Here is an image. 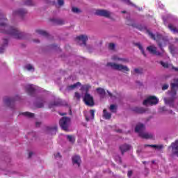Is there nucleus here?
Returning a JSON list of instances; mask_svg holds the SVG:
<instances>
[{"label":"nucleus","instance_id":"obj_52","mask_svg":"<svg viewBox=\"0 0 178 178\" xmlns=\"http://www.w3.org/2000/svg\"><path fill=\"white\" fill-rule=\"evenodd\" d=\"M107 92H108V95H109L110 97H112V94H111V92H109V91H107Z\"/></svg>","mask_w":178,"mask_h":178},{"label":"nucleus","instance_id":"obj_28","mask_svg":"<svg viewBox=\"0 0 178 178\" xmlns=\"http://www.w3.org/2000/svg\"><path fill=\"white\" fill-rule=\"evenodd\" d=\"M51 22L53 24H63V22H62V20L56 18L52 19Z\"/></svg>","mask_w":178,"mask_h":178},{"label":"nucleus","instance_id":"obj_50","mask_svg":"<svg viewBox=\"0 0 178 178\" xmlns=\"http://www.w3.org/2000/svg\"><path fill=\"white\" fill-rule=\"evenodd\" d=\"M45 38H49V33L45 32Z\"/></svg>","mask_w":178,"mask_h":178},{"label":"nucleus","instance_id":"obj_15","mask_svg":"<svg viewBox=\"0 0 178 178\" xmlns=\"http://www.w3.org/2000/svg\"><path fill=\"white\" fill-rule=\"evenodd\" d=\"M56 131H58V128L56 127H46V134H56Z\"/></svg>","mask_w":178,"mask_h":178},{"label":"nucleus","instance_id":"obj_3","mask_svg":"<svg viewBox=\"0 0 178 178\" xmlns=\"http://www.w3.org/2000/svg\"><path fill=\"white\" fill-rule=\"evenodd\" d=\"M171 91L168 92L170 98L167 99L166 97H164V102L166 105H169V106L174 108L175 99H176V91L175 90H178V79L175 83H171Z\"/></svg>","mask_w":178,"mask_h":178},{"label":"nucleus","instance_id":"obj_11","mask_svg":"<svg viewBox=\"0 0 178 178\" xmlns=\"http://www.w3.org/2000/svg\"><path fill=\"white\" fill-rule=\"evenodd\" d=\"M172 153L173 155H176L178 157V140L171 145Z\"/></svg>","mask_w":178,"mask_h":178},{"label":"nucleus","instance_id":"obj_8","mask_svg":"<svg viewBox=\"0 0 178 178\" xmlns=\"http://www.w3.org/2000/svg\"><path fill=\"white\" fill-rule=\"evenodd\" d=\"M83 102L88 106H94V97L88 93H86L83 97Z\"/></svg>","mask_w":178,"mask_h":178},{"label":"nucleus","instance_id":"obj_24","mask_svg":"<svg viewBox=\"0 0 178 178\" xmlns=\"http://www.w3.org/2000/svg\"><path fill=\"white\" fill-rule=\"evenodd\" d=\"M145 147H151L152 148H156V149H162L163 148V145H145Z\"/></svg>","mask_w":178,"mask_h":178},{"label":"nucleus","instance_id":"obj_26","mask_svg":"<svg viewBox=\"0 0 178 178\" xmlns=\"http://www.w3.org/2000/svg\"><path fill=\"white\" fill-rule=\"evenodd\" d=\"M103 113H104V118H105L107 120L111 119V118H112V114H111L108 112H106V110H104L103 111Z\"/></svg>","mask_w":178,"mask_h":178},{"label":"nucleus","instance_id":"obj_37","mask_svg":"<svg viewBox=\"0 0 178 178\" xmlns=\"http://www.w3.org/2000/svg\"><path fill=\"white\" fill-rule=\"evenodd\" d=\"M134 72L136 74H141V73H143V70L142 69L136 68V69L134 70Z\"/></svg>","mask_w":178,"mask_h":178},{"label":"nucleus","instance_id":"obj_10","mask_svg":"<svg viewBox=\"0 0 178 178\" xmlns=\"http://www.w3.org/2000/svg\"><path fill=\"white\" fill-rule=\"evenodd\" d=\"M95 15H97V16H103L104 17H111L112 13L107 10H97Z\"/></svg>","mask_w":178,"mask_h":178},{"label":"nucleus","instance_id":"obj_25","mask_svg":"<svg viewBox=\"0 0 178 178\" xmlns=\"http://www.w3.org/2000/svg\"><path fill=\"white\" fill-rule=\"evenodd\" d=\"M62 105V100L57 99L53 104L49 106V108H52V106H60Z\"/></svg>","mask_w":178,"mask_h":178},{"label":"nucleus","instance_id":"obj_46","mask_svg":"<svg viewBox=\"0 0 178 178\" xmlns=\"http://www.w3.org/2000/svg\"><path fill=\"white\" fill-rule=\"evenodd\" d=\"M128 177H130L131 176V175H133V171L130 170V171H128Z\"/></svg>","mask_w":178,"mask_h":178},{"label":"nucleus","instance_id":"obj_23","mask_svg":"<svg viewBox=\"0 0 178 178\" xmlns=\"http://www.w3.org/2000/svg\"><path fill=\"white\" fill-rule=\"evenodd\" d=\"M66 138H67V140H68V141L71 143V144H74L76 141V138L74 137V136L66 135Z\"/></svg>","mask_w":178,"mask_h":178},{"label":"nucleus","instance_id":"obj_53","mask_svg":"<svg viewBox=\"0 0 178 178\" xmlns=\"http://www.w3.org/2000/svg\"><path fill=\"white\" fill-rule=\"evenodd\" d=\"M59 115H60L61 116H63V115H66V113H59Z\"/></svg>","mask_w":178,"mask_h":178},{"label":"nucleus","instance_id":"obj_12","mask_svg":"<svg viewBox=\"0 0 178 178\" xmlns=\"http://www.w3.org/2000/svg\"><path fill=\"white\" fill-rule=\"evenodd\" d=\"M27 10L24 9H19L18 10L14 11L13 12V15L14 16H19L20 17H23L24 15H26Z\"/></svg>","mask_w":178,"mask_h":178},{"label":"nucleus","instance_id":"obj_49","mask_svg":"<svg viewBox=\"0 0 178 178\" xmlns=\"http://www.w3.org/2000/svg\"><path fill=\"white\" fill-rule=\"evenodd\" d=\"M33 41V42H36L37 44H38L40 42V40H38V39H34Z\"/></svg>","mask_w":178,"mask_h":178},{"label":"nucleus","instance_id":"obj_31","mask_svg":"<svg viewBox=\"0 0 178 178\" xmlns=\"http://www.w3.org/2000/svg\"><path fill=\"white\" fill-rule=\"evenodd\" d=\"M168 29H169L171 31H172V33H174L175 34H176V33H178V30H177L176 28H175V27L173 26V25H172V24H170L168 25Z\"/></svg>","mask_w":178,"mask_h":178},{"label":"nucleus","instance_id":"obj_34","mask_svg":"<svg viewBox=\"0 0 178 178\" xmlns=\"http://www.w3.org/2000/svg\"><path fill=\"white\" fill-rule=\"evenodd\" d=\"M122 2H124V3H127V5H129L130 6H136L130 0H121Z\"/></svg>","mask_w":178,"mask_h":178},{"label":"nucleus","instance_id":"obj_7","mask_svg":"<svg viewBox=\"0 0 178 178\" xmlns=\"http://www.w3.org/2000/svg\"><path fill=\"white\" fill-rule=\"evenodd\" d=\"M159 102V99L155 96H149L147 99L144 100L143 105L148 106V105H156Z\"/></svg>","mask_w":178,"mask_h":178},{"label":"nucleus","instance_id":"obj_18","mask_svg":"<svg viewBox=\"0 0 178 178\" xmlns=\"http://www.w3.org/2000/svg\"><path fill=\"white\" fill-rule=\"evenodd\" d=\"M72 162L75 163L78 166H80V163H81V159H80V156L75 155L72 157Z\"/></svg>","mask_w":178,"mask_h":178},{"label":"nucleus","instance_id":"obj_55","mask_svg":"<svg viewBox=\"0 0 178 178\" xmlns=\"http://www.w3.org/2000/svg\"><path fill=\"white\" fill-rule=\"evenodd\" d=\"M170 113H173V111H170Z\"/></svg>","mask_w":178,"mask_h":178},{"label":"nucleus","instance_id":"obj_41","mask_svg":"<svg viewBox=\"0 0 178 178\" xmlns=\"http://www.w3.org/2000/svg\"><path fill=\"white\" fill-rule=\"evenodd\" d=\"M115 44L113 43H111L109 45H108V48L109 49H111V51H113V49H115Z\"/></svg>","mask_w":178,"mask_h":178},{"label":"nucleus","instance_id":"obj_17","mask_svg":"<svg viewBox=\"0 0 178 178\" xmlns=\"http://www.w3.org/2000/svg\"><path fill=\"white\" fill-rule=\"evenodd\" d=\"M76 40L81 41L86 45V42L88 41V36L87 35H81L76 37Z\"/></svg>","mask_w":178,"mask_h":178},{"label":"nucleus","instance_id":"obj_1","mask_svg":"<svg viewBox=\"0 0 178 178\" xmlns=\"http://www.w3.org/2000/svg\"><path fill=\"white\" fill-rule=\"evenodd\" d=\"M8 19L6 18L0 19V28L1 30L0 33L8 34L15 40H26L27 38V34L24 32L20 31L17 28L13 26H8Z\"/></svg>","mask_w":178,"mask_h":178},{"label":"nucleus","instance_id":"obj_39","mask_svg":"<svg viewBox=\"0 0 178 178\" xmlns=\"http://www.w3.org/2000/svg\"><path fill=\"white\" fill-rule=\"evenodd\" d=\"M110 111H111V112H116V105H115V104L111 105Z\"/></svg>","mask_w":178,"mask_h":178},{"label":"nucleus","instance_id":"obj_51","mask_svg":"<svg viewBox=\"0 0 178 178\" xmlns=\"http://www.w3.org/2000/svg\"><path fill=\"white\" fill-rule=\"evenodd\" d=\"M161 111H162L163 112H165V111H166V108L162 107V108H161Z\"/></svg>","mask_w":178,"mask_h":178},{"label":"nucleus","instance_id":"obj_43","mask_svg":"<svg viewBox=\"0 0 178 178\" xmlns=\"http://www.w3.org/2000/svg\"><path fill=\"white\" fill-rule=\"evenodd\" d=\"M168 88H169V85H168V84H165L162 86L163 90H168Z\"/></svg>","mask_w":178,"mask_h":178},{"label":"nucleus","instance_id":"obj_4","mask_svg":"<svg viewBox=\"0 0 178 178\" xmlns=\"http://www.w3.org/2000/svg\"><path fill=\"white\" fill-rule=\"evenodd\" d=\"M136 133H138L142 138H152V134L145 131V127L143 124H138L135 128Z\"/></svg>","mask_w":178,"mask_h":178},{"label":"nucleus","instance_id":"obj_9","mask_svg":"<svg viewBox=\"0 0 178 178\" xmlns=\"http://www.w3.org/2000/svg\"><path fill=\"white\" fill-rule=\"evenodd\" d=\"M20 99V97L19 95L15 96L14 98H10V97H6L3 99V102L9 106L10 108H12V105L15 104V101H19Z\"/></svg>","mask_w":178,"mask_h":178},{"label":"nucleus","instance_id":"obj_42","mask_svg":"<svg viewBox=\"0 0 178 178\" xmlns=\"http://www.w3.org/2000/svg\"><path fill=\"white\" fill-rule=\"evenodd\" d=\"M54 156L56 158V159H60V153H56V154H54Z\"/></svg>","mask_w":178,"mask_h":178},{"label":"nucleus","instance_id":"obj_40","mask_svg":"<svg viewBox=\"0 0 178 178\" xmlns=\"http://www.w3.org/2000/svg\"><path fill=\"white\" fill-rule=\"evenodd\" d=\"M74 98H76V99H80L81 98V95L76 92L74 94Z\"/></svg>","mask_w":178,"mask_h":178},{"label":"nucleus","instance_id":"obj_30","mask_svg":"<svg viewBox=\"0 0 178 178\" xmlns=\"http://www.w3.org/2000/svg\"><path fill=\"white\" fill-rule=\"evenodd\" d=\"M22 115H23L24 116H26V118H33L34 117V113H30V112L22 113Z\"/></svg>","mask_w":178,"mask_h":178},{"label":"nucleus","instance_id":"obj_22","mask_svg":"<svg viewBox=\"0 0 178 178\" xmlns=\"http://www.w3.org/2000/svg\"><path fill=\"white\" fill-rule=\"evenodd\" d=\"M96 91H97L98 94L100 95L101 98H104L105 97V90L102 88H98L96 89Z\"/></svg>","mask_w":178,"mask_h":178},{"label":"nucleus","instance_id":"obj_32","mask_svg":"<svg viewBox=\"0 0 178 178\" xmlns=\"http://www.w3.org/2000/svg\"><path fill=\"white\" fill-rule=\"evenodd\" d=\"M25 68L26 69V70H28L29 72H34V67H33V65H31V64H28L25 66Z\"/></svg>","mask_w":178,"mask_h":178},{"label":"nucleus","instance_id":"obj_20","mask_svg":"<svg viewBox=\"0 0 178 178\" xmlns=\"http://www.w3.org/2000/svg\"><path fill=\"white\" fill-rule=\"evenodd\" d=\"M131 149V146L129 145H122L120 147V149L121 150L122 154H124V152H126V151H129Z\"/></svg>","mask_w":178,"mask_h":178},{"label":"nucleus","instance_id":"obj_29","mask_svg":"<svg viewBox=\"0 0 178 178\" xmlns=\"http://www.w3.org/2000/svg\"><path fill=\"white\" fill-rule=\"evenodd\" d=\"M35 35H45V31H42V30H40V29H36L35 31Z\"/></svg>","mask_w":178,"mask_h":178},{"label":"nucleus","instance_id":"obj_2","mask_svg":"<svg viewBox=\"0 0 178 178\" xmlns=\"http://www.w3.org/2000/svg\"><path fill=\"white\" fill-rule=\"evenodd\" d=\"M148 35L151 38H152V40H155L159 43V46L161 49V52L156 51V47L154 45L147 47V51H149L150 54L156 55V56H163V55H165V51H163V49H162V47H165V45L168 44V38L158 33L156 34V35H155L151 32H148Z\"/></svg>","mask_w":178,"mask_h":178},{"label":"nucleus","instance_id":"obj_48","mask_svg":"<svg viewBox=\"0 0 178 178\" xmlns=\"http://www.w3.org/2000/svg\"><path fill=\"white\" fill-rule=\"evenodd\" d=\"M33 155H34V153H33L32 152H30L29 154V158H31V156H33Z\"/></svg>","mask_w":178,"mask_h":178},{"label":"nucleus","instance_id":"obj_36","mask_svg":"<svg viewBox=\"0 0 178 178\" xmlns=\"http://www.w3.org/2000/svg\"><path fill=\"white\" fill-rule=\"evenodd\" d=\"M25 5L27 6H34V3H33V1L31 0H26L25 1Z\"/></svg>","mask_w":178,"mask_h":178},{"label":"nucleus","instance_id":"obj_38","mask_svg":"<svg viewBox=\"0 0 178 178\" xmlns=\"http://www.w3.org/2000/svg\"><path fill=\"white\" fill-rule=\"evenodd\" d=\"M72 12L74 13H80L81 12V10H80L79 8H77L76 7H73L72 8Z\"/></svg>","mask_w":178,"mask_h":178},{"label":"nucleus","instance_id":"obj_27","mask_svg":"<svg viewBox=\"0 0 178 178\" xmlns=\"http://www.w3.org/2000/svg\"><path fill=\"white\" fill-rule=\"evenodd\" d=\"M91 88V86L90 85H84L81 88L82 91H86V94L88 93V90Z\"/></svg>","mask_w":178,"mask_h":178},{"label":"nucleus","instance_id":"obj_56","mask_svg":"<svg viewBox=\"0 0 178 178\" xmlns=\"http://www.w3.org/2000/svg\"><path fill=\"white\" fill-rule=\"evenodd\" d=\"M140 113H143V111H140Z\"/></svg>","mask_w":178,"mask_h":178},{"label":"nucleus","instance_id":"obj_21","mask_svg":"<svg viewBox=\"0 0 178 178\" xmlns=\"http://www.w3.org/2000/svg\"><path fill=\"white\" fill-rule=\"evenodd\" d=\"M3 44L2 47H0V54H3L5 51V47H8V39L4 38L3 39Z\"/></svg>","mask_w":178,"mask_h":178},{"label":"nucleus","instance_id":"obj_19","mask_svg":"<svg viewBox=\"0 0 178 178\" xmlns=\"http://www.w3.org/2000/svg\"><path fill=\"white\" fill-rule=\"evenodd\" d=\"M112 60H120V62H122V63H127L129 62V59L127 58H119L118 57V56H113L111 58Z\"/></svg>","mask_w":178,"mask_h":178},{"label":"nucleus","instance_id":"obj_33","mask_svg":"<svg viewBox=\"0 0 178 178\" xmlns=\"http://www.w3.org/2000/svg\"><path fill=\"white\" fill-rule=\"evenodd\" d=\"M136 46H137L138 48H139V49L141 51L143 55H144V56H146L145 52L144 51V49H143V46L141 45V44H140V43H136Z\"/></svg>","mask_w":178,"mask_h":178},{"label":"nucleus","instance_id":"obj_6","mask_svg":"<svg viewBox=\"0 0 178 178\" xmlns=\"http://www.w3.org/2000/svg\"><path fill=\"white\" fill-rule=\"evenodd\" d=\"M60 127L65 131H69V127H70V118L67 117H63L60 120Z\"/></svg>","mask_w":178,"mask_h":178},{"label":"nucleus","instance_id":"obj_13","mask_svg":"<svg viewBox=\"0 0 178 178\" xmlns=\"http://www.w3.org/2000/svg\"><path fill=\"white\" fill-rule=\"evenodd\" d=\"M80 86H81V83L80 82H77L73 85L67 86L65 91H73V90H76V88H78V87H80Z\"/></svg>","mask_w":178,"mask_h":178},{"label":"nucleus","instance_id":"obj_35","mask_svg":"<svg viewBox=\"0 0 178 178\" xmlns=\"http://www.w3.org/2000/svg\"><path fill=\"white\" fill-rule=\"evenodd\" d=\"M90 115H91L90 118L86 117V120H90V119H94V116H95V111L94 110H90Z\"/></svg>","mask_w":178,"mask_h":178},{"label":"nucleus","instance_id":"obj_54","mask_svg":"<svg viewBox=\"0 0 178 178\" xmlns=\"http://www.w3.org/2000/svg\"><path fill=\"white\" fill-rule=\"evenodd\" d=\"M118 159H120V157H118Z\"/></svg>","mask_w":178,"mask_h":178},{"label":"nucleus","instance_id":"obj_5","mask_svg":"<svg viewBox=\"0 0 178 178\" xmlns=\"http://www.w3.org/2000/svg\"><path fill=\"white\" fill-rule=\"evenodd\" d=\"M107 67H111L113 70H118V72H130V69L127 65H123L122 64H118L115 63H108L106 64Z\"/></svg>","mask_w":178,"mask_h":178},{"label":"nucleus","instance_id":"obj_44","mask_svg":"<svg viewBox=\"0 0 178 178\" xmlns=\"http://www.w3.org/2000/svg\"><path fill=\"white\" fill-rule=\"evenodd\" d=\"M63 3H64L63 0H58V4L59 5V6H63Z\"/></svg>","mask_w":178,"mask_h":178},{"label":"nucleus","instance_id":"obj_14","mask_svg":"<svg viewBox=\"0 0 178 178\" xmlns=\"http://www.w3.org/2000/svg\"><path fill=\"white\" fill-rule=\"evenodd\" d=\"M26 92L29 95H34V93L35 92V88L33 87L31 85H27L26 86Z\"/></svg>","mask_w":178,"mask_h":178},{"label":"nucleus","instance_id":"obj_16","mask_svg":"<svg viewBox=\"0 0 178 178\" xmlns=\"http://www.w3.org/2000/svg\"><path fill=\"white\" fill-rule=\"evenodd\" d=\"M161 65L163 67H165L166 69H172L175 72H178V67H175L173 65L168 64V63L161 62Z\"/></svg>","mask_w":178,"mask_h":178},{"label":"nucleus","instance_id":"obj_47","mask_svg":"<svg viewBox=\"0 0 178 178\" xmlns=\"http://www.w3.org/2000/svg\"><path fill=\"white\" fill-rule=\"evenodd\" d=\"M35 126H36V127H40V126H41V122H37L35 123Z\"/></svg>","mask_w":178,"mask_h":178},{"label":"nucleus","instance_id":"obj_45","mask_svg":"<svg viewBox=\"0 0 178 178\" xmlns=\"http://www.w3.org/2000/svg\"><path fill=\"white\" fill-rule=\"evenodd\" d=\"M36 106L37 108H42L44 107V104L42 103L38 104Z\"/></svg>","mask_w":178,"mask_h":178}]
</instances>
